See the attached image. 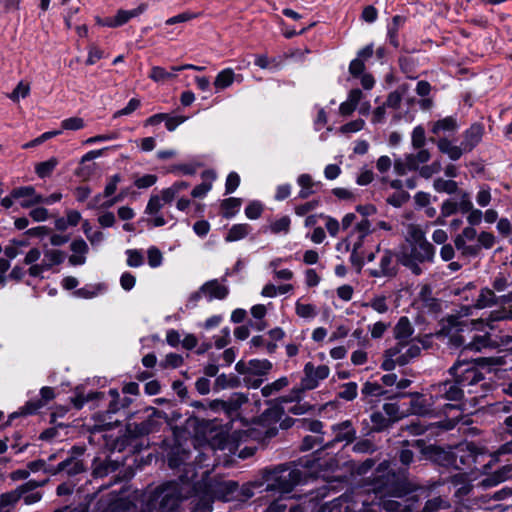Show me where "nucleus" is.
I'll list each match as a JSON object with an SVG mask.
<instances>
[{
  "instance_id": "49",
  "label": "nucleus",
  "mask_w": 512,
  "mask_h": 512,
  "mask_svg": "<svg viewBox=\"0 0 512 512\" xmlns=\"http://www.w3.org/2000/svg\"><path fill=\"white\" fill-rule=\"evenodd\" d=\"M450 506L449 502L442 497H435L433 499H429L423 509L422 512H435L440 509H446Z\"/></svg>"
},
{
  "instance_id": "6",
  "label": "nucleus",
  "mask_w": 512,
  "mask_h": 512,
  "mask_svg": "<svg viewBox=\"0 0 512 512\" xmlns=\"http://www.w3.org/2000/svg\"><path fill=\"white\" fill-rule=\"evenodd\" d=\"M421 348L414 341L397 342L384 352V360L381 368L385 371H392L396 366H404L411 360L418 357Z\"/></svg>"
},
{
  "instance_id": "56",
  "label": "nucleus",
  "mask_w": 512,
  "mask_h": 512,
  "mask_svg": "<svg viewBox=\"0 0 512 512\" xmlns=\"http://www.w3.org/2000/svg\"><path fill=\"white\" fill-rule=\"evenodd\" d=\"M189 187V184L185 181H179L172 184L170 187L165 188L166 200H174L175 197L182 191Z\"/></svg>"
},
{
  "instance_id": "12",
  "label": "nucleus",
  "mask_w": 512,
  "mask_h": 512,
  "mask_svg": "<svg viewBox=\"0 0 512 512\" xmlns=\"http://www.w3.org/2000/svg\"><path fill=\"white\" fill-rule=\"evenodd\" d=\"M431 400L446 399L450 401H458L463 397L462 387L454 380L444 381L430 386Z\"/></svg>"
},
{
  "instance_id": "15",
  "label": "nucleus",
  "mask_w": 512,
  "mask_h": 512,
  "mask_svg": "<svg viewBox=\"0 0 512 512\" xmlns=\"http://www.w3.org/2000/svg\"><path fill=\"white\" fill-rule=\"evenodd\" d=\"M398 397L407 396V393H401L397 395ZM408 396L412 398L410 402V408L407 411V415H426L430 412L431 406L433 405L435 400H431L428 402L424 399L423 395L420 393H409Z\"/></svg>"
},
{
  "instance_id": "59",
  "label": "nucleus",
  "mask_w": 512,
  "mask_h": 512,
  "mask_svg": "<svg viewBox=\"0 0 512 512\" xmlns=\"http://www.w3.org/2000/svg\"><path fill=\"white\" fill-rule=\"evenodd\" d=\"M425 141H426V137H425V131H424L423 127H421V126L415 127L412 132V139H411L412 146L415 149L423 148V146L425 145Z\"/></svg>"
},
{
  "instance_id": "40",
  "label": "nucleus",
  "mask_w": 512,
  "mask_h": 512,
  "mask_svg": "<svg viewBox=\"0 0 512 512\" xmlns=\"http://www.w3.org/2000/svg\"><path fill=\"white\" fill-rule=\"evenodd\" d=\"M318 512H353L345 499H335L323 505Z\"/></svg>"
},
{
  "instance_id": "21",
  "label": "nucleus",
  "mask_w": 512,
  "mask_h": 512,
  "mask_svg": "<svg viewBox=\"0 0 512 512\" xmlns=\"http://www.w3.org/2000/svg\"><path fill=\"white\" fill-rule=\"evenodd\" d=\"M297 184L300 187L298 197L300 199H307L314 193H316L317 189L321 186L320 182H316L313 180L312 176L309 174H301L297 178Z\"/></svg>"
},
{
  "instance_id": "4",
  "label": "nucleus",
  "mask_w": 512,
  "mask_h": 512,
  "mask_svg": "<svg viewBox=\"0 0 512 512\" xmlns=\"http://www.w3.org/2000/svg\"><path fill=\"white\" fill-rule=\"evenodd\" d=\"M505 361L503 357H479L473 362L458 361L449 370L456 382L463 388L471 386L483 379L482 373L476 366H501Z\"/></svg>"
},
{
  "instance_id": "20",
  "label": "nucleus",
  "mask_w": 512,
  "mask_h": 512,
  "mask_svg": "<svg viewBox=\"0 0 512 512\" xmlns=\"http://www.w3.org/2000/svg\"><path fill=\"white\" fill-rule=\"evenodd\" d=\"M483 130L481 124L475 123L465 131L462 141L463 150L465 152H470L481 141Z\"/></svg>"
},
{
  "instance_id": "32",
  "label": "nucleus",
  "mask_w": 512,
  "mask_h": 512,
  "mask_svg": "<svg viewBox=\"0 0 512 512\" xmlns=\"http://www.w3.org/2000/svg\"><path fill=\"white\" fill-rule=\"evenodd\" d=\"M146 8H147L146 4H140L137 8L132 9V10H124V9L118 10L115 17L117 19L119 27L126 24L132 18H135V17H138L139 15H141L146 10Z\"/></svg>"
},
{
  "instance_id": "27",
  "label": "nucleus",
  "mask_w": 512,
  "mask_h": 512,
  "mask_svg": "<svg viewBox=\"0 0 512 512\" xmlns=\"http://www.w3.org/2000/svg\"><path fill=\"white\" fill-rule=\"evenodd\" d=\"M510 478H512V465H505L484 479L482 484L484 486H493Z\"/></svg>"
},
{
  "instance_id": "7",
  "label": "nucleus",
  "mask_w": 512,
  "mask_h": 512,
  "mask_svg": "<svg viewBox=\"0 0 512 512\" xmlns=\"http://www.w3.org/2000/svg\"><path fill=\"white\" fill-rule=\"evenodd\" d=\"M376 252L379 254L377 264L368 269V274L373 278H393L398 271L397 262L394 260L395 254L389 249L380 250L378 246Z\"/></svg>"
},
{
  "instance_id": "5",
  "label": "nucleus",
  "mask_w": 512,
  "mask_h": 512,
  "mask_svg": "<svg viewBox=\"0 0 512 512\" xmlns=\"http://www.w3.org/2000/svg\"><path fill=\"white\" fill-rule=\"evenodd\" d=\"M263 478L267 483V491L289 493L304 479L302 471L296 466L279 465L270 470H265Z\"/></svg>"
},
{
  "instance_id": "62",
  "label": "nucleus",
  "mask_w": 512,
  "mask_h": 512,
  "mask_svg": "<svg viewBox=\"0 0 512 512\" xmlns=\"http://www.w3.org/2000/svg\"><path fill=\"white\" fill-rule=\"evenodd\" d=\"M297 426L303 428L304 430L311 431L314 433H321L322 428H323L322 422H320L318 420H306V419L298 421Z\"/></svg>"
},
{
  "instance_id": "16",
  "label": "nucleus",
  "mask_w": 512,
  "mask_h": 512,
  "mask_svg": "<svg viewBox=\"0 0 512 512\" xmlns=\"http://www.w3.org/2000/svg\"><path fill=\"white\" fill-rule=\"evenodd\" d=\"M72 254L68 258L71 266H80L86 263V255L89 251L87 243L82 238L74 239L70 244Z\"/></svg>"
},
{
  "instance_id": "51",
  "label": "nucleus",
  "mask_w": 512,
  "mask_h": 512,
  "mask_svg": "<svg viewBox=\"0 0 512 512\" xmlns=\"http://www.w3.org/2000/svg\"><path fill=\"white\" fill-rule=\"evenodd\" d=\"M404 23V18L402 16H394L392 19V24L388 28V37L390 43L395 47L398 46L397 34L400 26Z\"/></svg>"
},
{
  "instance_id": "10",
  "label": "nucleus",
  "mask_w": 512,
  "mask_h": 512,
  "mask_svg": "<svg viewBox=\"0 0 512 512\" xmlns=\"http://www.w3.org/2000/svg\"><path fill=\"white\" fill-rule=\"evenodd\" d=\"M330 369L326 365H320L315 367L311 362H308L304 366V377L300 383L299 390H293V393H299L305 390L315 389L320 380H324L329 376Z\"/></svg>"
},
{
  "instance_id": "33",
  "label": "nucleus",
  "mask_w": 512,
  "mask_h": 512,
  "mask_svg": "<svg viewBox=\"0 0 512 512\" xmlns=\"http://www.w3.org/2000/svg\"><path fill=\"white\" fill-rule=\"evenodd\" d=\"M177 77L174 71L168 72L161 66H153L151 68L149 78L159 84H164Z\"/></svg>"
},
{
  "instance_id": "57",
  "label": "nucleus",
  "mask_w": 512,
  "mask_h": 512,
  "mask_svg": "<svg viewBox=\"0 0 512 512\" xmlns=\"http://www.w3.org/2000/svg\"><path fill=\"white\" fill-rule=\"evenodd\" d=\"M183 358L181 355L176 353L167 354L165 359L161 361L160 366L166 368H178L182 365Z\"/></svg>"
},
{
  "instance_id": "13",
  "label": "nucleus",
  "mask_w": 512,
  "mask_h": 512,
  "mask_svg": "<svg viewBox=\"0 0 512 512\" xmlns=\"http://www.w3.org/2000/svg\"><path fill=\"white\" fill-rule=\"evenodd\" d=\"M159 501V512H166L179 507L181 500L180 491L176 483H168L164 485L157 495Z\"/></svg>"
},
{
  "instance_id": "9",
  "label": "nucleus",
  "mask_w": 512,
  "mask_h": 512,
  "mask_svg": "<svg viewBox=\"0 0 512 512\" xmlns=\"http://www.w3.org/2000/svg\"><path fill=\"white\" fill-rule=\"evenodd\" d=\"M243 436L244 434L238 431L232 433L221 431L211 438L209 447L214 452H224L225 456L232 455L236 453L239 442L242 441Z\"/></svg>"
},
{
  "instance_id": "60",
  "label": "nucleus",
  "mask_w": 512,
  "mask_h": 512,
  "mask_svg": "<svg viewBox=\"0 0 512 512\" xmlns=\"http://www.w3.org/2000/svg\"><path fill=\"white\" fill-rule=\"evenodd\" d=\"M357 396V384L349 382L343 385L342 390L339 392V397L347 401L355 399Z\"/></svg>"
},
{
  "instance_id": "23",
  "label": "nucleus",
  "mask_w": 512,
  "mask_h": 512,
  "mask_svg": "<svg viewBox=\"0 0 512 512\" xmlns=\"http://www.w3.org/2000/svg\"><path fill=\"white\" fill-rule=\"evenodd\" d=\"M63 471H65L69 476L77 475L84 471V465L81 460L75 457H70L60 462L52 473L57 474Z\"/></svg>"
},
{
  "instance_id": "31",
  "label": "nucleus",
  "mask_w": 512,
  "mask_h": 512,
  "mask_svg": "<svg viewBox=\"0 0 512 512\" xmlns=\"http://www.w3.org/2000/svg\"><path fill=\"white\" fill-rule=\"evenodd\" d=\"M408 91H409V85H407V84L400 85L395 91L391 92L388 95L386 102L384 103L385 106H387L389 108H393V109L399 108L402 98L407 94Z\"/></svg>"
},
{
  "instance_id": "64",
  "label": "nucleus",
  "mask_w": 512,
  "mask_h": 512,
  "mask_svg": "<svg viewBox=\"0 0 512 512\" xmlns=\"http://www.w3.org/2000/svg\"><path fill=\"white\" fill-rule=\"evenodd\" d=\"M121 181L120 174H115L108 178V182L104 188L103 196L111 197L117 190V186Z\"/></svg>"
},
{
  "instance_id": "36",
  "label": "nucleus",
  "mask_w": 512,
  "mask_h": 512,
  "mask_svg": "<svg viewBox=\"0 0 512 512\" xmlns=\"http://www.w3.org/2000/svg\"><path fill=\"white\" fill-rule=\"evenodd\" d=\"M241 206V199L239 198H227L222 201L221 208H222V215L225 218H231L233 217L239 210Z\"/></svg>"
},
{
  "instance_id": "58",
  "label": "nucleus",
  "mask_w": 512,
  "mask_h": 512,
  "mask_svg": "<svg viewBox=\"0 0 512 512\" xmlns=\"http://www.w3.org/2000/svg\"><path fill=\"white\" fill-rule=\"evenodd\" d=\"M319 205L320 201L318 199H313L303 204L296 205L294 208V212L297 216H304L307 213L315 210Z\"/></svg>"
},
{
  "instance_id": "29",
  "label": "nucleus",
  "mask_w": 512,
  "mask_h": 512,
  "mask_svg": "<svg viewBox=\"0 0 512 512\" xmlns=\"http://www.w3.org/2000/svg\"><path fill=\"white\" fill-rule=\"evenodd\" d=\"M248 397L243 393H234L225 403V413L229 416L235 414L243 404L247 403Z\"/></svg>"
},
{
  "instance_id": "19",
  "label": "nucleus",
  "mask_w": 512,
  "mask_h": 512,
  "mask_svg": "<svg viewBox=\"0 0 512 512\" xmlns=\"http://www.w3.org/2000/svg\"><path fill=\"white\" fill-rule=\"evenodd\" d=\"M43 255L44 257L41 262L47 270L61 265L66 258V253L63 250L48 247L46 244L43 245Z\"/></svg>"
},
{
  "instance_id": "26",
  "label": "nucleus",
  "mask_w": 512,
  "mask_h": 512,
  "mask_svg": "<svg viewBox=\"0 0 512 512\" xmlns=\"http://www.w3.org/2000/svg\"><path fill=\"white\" fill-rule=\"evenodd\" d=\"M173 200H166L165 189L160 194L151 195L145 208L147 215H157L165 204H170Z\"/></svg>"
},
{
  "instance_id": "1",
  "label": "nucleus",
  "mask_w": 512,
  "mask_h": 512,
  "mask_svg": "<svg viewBox=\"0 0 512 512\" xmlns=\"http://www.w3.org/2000/svg\"><path fill=\"white\" fill-rule=\"evenodd\" d=\"M406 243L407 246H403L398 254V260L413 274L420 275L423 272L421 265L434 261L435 248L417 224L408 225Z\"/></svg>"
},
{
  "instance_id": "25",
  "label": "nucleus",
  "mask_w": 512,
  "mask_h": 512,
  "mask_svg": "<svg viewBox=\"0 0 512 512\" xmlns=\"http://www.w3.org/2000/svg\"><path fill=\"white\" fill-rule=\"evenodd\" d=\"M335 438L333 442H352L355 438V430L350 421H344L340 424L333 426Z\"/></svg>"
},
{
  "instance_id": "24",
  "label": "nucleus",
  "mask_w": 512,
  "mask_h": 512,
  "mask_svg": "<svg viewBox=\"0 0 512 512\" xmlns=\"http://www.w3.org/2000/svg\"><path fill=\"white\" fill-rule=\"evenodd\" d=\"M437 147L441 153L446 154L453 161L460 159L463 152H465L462 144L460 146L454 145L447 138H440L437 141Z\"/></svg>"
},
{
  "instance_id": "45",
  "label": "nucleus",
  "mask_w": 512,
  "mask_h": 512,
  "mask_svg": "<svg viewBox=\"0 0 512 512\" xmlns=\"http://www.w3.org/2000/svg\"><path fill=\"white\" fill-rule=\"evenodd\" d=\"M289 509V512H304V509L301 506H289L282 500H276L272 502L264 512H286Z\"/></svg>"
},
{
  "instance_id": "54",
  "label": "nucleus",
  "mask_w": 512,
  "mask_h": 512,
  "mask_svg": "<svg viewBox=\"0 0 512 512\" xmlns=\"http://www.w3.org/2000/svg\"><path fill=\"white\" fill-rule=\"evenodd\" d=\"M127 265L132 268H137L143 265L144 258L140 250L128 249L126 250Z\"/></svg>"
},
{
  "instance_id": "42",
  "label": "nucleus",
  "mask_w": 512,
  "mask_h": 512,
  "mask_svg": "<svg viewBox=\"0 0 512 512\" xmlns=\"http://www.w3.org/2000/svg\"><path fill=\"white\" fill-rule=\"evenodd\" d=\"M498 302V299L495 296V293L493 290H490L488 288L482 289L477 302L475 304L476 308H485L488 306H491L493 304H496Z\"/></svg>"
},
{
  "instance_id": "47",
  "label": "nucleus",
  "mask_w": 512,
  "mask_h": 512,
  "mask_svg": "<svg viewBox=\"0 0 512 512\" xmlns=\"http://www.w3.org/2000/svg\"><path fill=\"white\" fill-rule=\"evenodd\" d=\"M291 220L288 216L274 220L270 223L269 229L273 234L288 233L290 230Z\"/></svg>"
},
{
  "instance_id": "37",
  "label": "nucleus",
  "mask_w": 512,
  "mask_h": 512,
  "mask_svg": "<svg viewBox=\"0 0 512 512\" xmlns=\"http://www.w3.org/2000/svg\"><path fill=\"white\" fill-rule=\"evenodd\" d=\"M433 188L439 193L453 194L458 190V184L454 180H446L441 177L433 182Z\"/></svg>"
},
{
  "instance_id": "48",
  "label": "nucleus",
  "mask_w": 512,
  "mask_h": 512,
  "mask_svg": "<svg viewBox=\"0 0 512 512\" xmlns=\"http://www.w3.org/2000/svg\"><path fill=\"white\" fill-rule=\"evenodd\" d=\"M295 312L299 317L305 319H311L317 315V309L315 305L301 303L299 301L296 302Z\"/></svg>"
},
{
  "instance_id": "35",
  "label": "nucleus",
  "mask_w": 512,
  "mask_h": 512,
  "mask_svg": "<svg viewBox=\"0 0 512 512\" xmlns=\"http://www.w3.org/2000/svg\"><path fill=\"white\" fill-rule=\"evenodd\" d=\"M498 343L493 342L490 339V336L488 334H485L483 336H476L474 339L469 342L464 349L465 350H472V351H481L483 348L487 347H497Z\"/></svg>"
},
{
  "instance_id": "18",
  "label": "nucleus",
  "mask_w": 512,
  "mask_h": 512,
  "mask_svg": "<svg viewBox=\"0 0 512 512\" xmlns=\"http://www.w3.org/2000/svg\"><path fill=\"white\" fill-rule=\"evenodd\" d=\"M161 412L157 410H153V414L149 416L146 420L141 423H134L129 426V429L132 433L137 436L147 435L151 432L157 430L159 423L156 420V417H160Z\"/></svg>"
},
{
  "instance_id": "34",
  "label": "nucleus",
  "mask_w": 512,
  "mask_h": 512,
  "mask_svg": "<svg viewBox=\"0 0 512 512\" xmlns=\"http://www.w3.org/2000/svg\"><path fill=\"white\" fill-rule=\"evenodd\" d=\"M430 157V152L427 149L422 148H420V150L415 154H407V160L410 166V170H419L420 164L428 162L430 160Z\"/></svg>"
},
{
  "instance_id": "30",
  "label": "nucleus",
  "mask_w": 512,
  "mask_h": 512,
  "mask_svg": "<svg viewBox=\"0 0 512 512\" xmlns=\"http://www.w3.org/2000/svg\"><path fill=\"white\" fill-rule=\"evenodd\" d=\"M235 79V73L233 69L226 68L220 71L214 80V86L217 90H223L231 86Z\"/></svg>"
},
{
  "instance_id": "8",
  "label": "nucleus",
  "mask_w": 512,
  "mask_h": 512,
  "mask_svg": "<svg viewBox=\"0 0 512 512\" xmlns=\"http://www.w3.org/2000/svg\"><path fill=\"white\" fill-rule=\"evenodd\" d=\"M46 481L38 482L35 480H29L24 484L18 486L16 489L5 492L7 496L14 498L12 505H15L20 499H23L26 505H32L39 502L42 498V493L37 489L43 486Z\"/></svg>"
},
{
  "instance_id": "14",
  "label": "nucleus",
  "mask_w": 512,
  "mask_h": 512,
  "mask_svg": "<svg viewBox=\"0 0 512 512\" xmlns=\"http://www.w3.org/2000/svg\"><path fill=\"white\" fill-rule=\"evenodd\" d=\"M106 148L98 149V150H92L86 153L82 158L80 159L79 166L75 170V175L79 177L83 181L90 180L93 175L96 173L98 169V165L96 163H88L98 157H101L104 153Z\"/></svg>"
},
{
  "instance_id": "46",
  "label": "nucleus",
  "mask_w": 512,
  "mask_h": 512,
  "mask_svg": "<svg viewBox=\"0 0 512 512\" xmlns=\"http://www.w3.org/2000/svg\"><path fill=\"white\" fill-rule=\"evenodd\" d=\"M30 94V84L25 81H20L14 90L8 95L9 99L13 102H18L20 99L26 98Z\"/></svg>"
},
{
  "instance_id": "61",
  "label": "nucleus",
  "mask_w": 512,
  "mask_h": 512,
  "mask_svg": "<svg viewBox=\"0 0 512 512\" xmlns=\"http://www.w3.org/2000/svg\"><path fill=\"white\" fill-rule=\"evenodd\" d=\"M364 306H370L380 314L386 313L388 311L386 297L384 296L375 297L369 303H365Z\"/></svg>"
},
{
  "instance_id": "17",
  "label": "nucleus",
  "mask_w": 512,
  "mask_h": 512,
  "mask_svg": "<svg viewBox=\"0 0 512 512\" xmlns=\"http://www.w3.org/2000/svg\"><path fill=\"white\" fill-rule=\"evenodd\" d=\"M228 288L218 282V280H211L206 282L200 288V291L195 294L196 298L200 297V294L203 293L208 297L209 300L212 299H224L228 295Z\"/></svg>"
},
{
  "instance_id": "38",
  "label": "nucleus",
  "mask_w": 512,
  "mask_h": 512,
  "mask_svg": "<svg viewBox=\"0 0 512 512\" xmlns=\"http://www.w3.org/2000/svg\"><path fill=\"white\" fill-rule=\"evenodd\" d=\"M272 369V363L269 360L253 359L248 362V370L256 375H265Z\"/></svg>"
},
{
  "instance_id": "22",
  "label": "nucleus",
  "mask_w": 512,
  "mask_h": 512,
  "mask_svg": "<svg viewBox=\"0 0 512 512\" xmlns=\"http://www.w3.org/2000/svg\"><path fill=\"white\" fill-rule=\"evenodd\" d=\"M413 332L414 328L405 316L401 317L393 328V335L397 342H409L408 339L412 336Z\"/></svg>"
},
{
  "instance_id": "63",
  "label": "nucleus",
  "mask_w": 512,
  "mask_h": 512,
  "mask_svg": "<svg viewBox=\"0 0 512 512\" xmlns=\"http://www.w3.org/2000/svg\"><path fill=\"white\" fill-rule=\"evenodd\" d=\"M442 169L441 163L439 161H434L430 165H425L419 169V174L423 178H430L432 175L440 172Z\"/></svg>"
},
{
  "instance_id": "28",
  "label": "nucleus",
  "mask_w": 512,
  "mask_h": 512,
  "mask_svg": "<svg viewBox=\"0 0 512 512\" xmlns=\"http://www.w3.org/2000/svg\"><path fill=\"white\" fill-rule=\"evenodd\" d=\"M252 231V228L249 224L241 223V224H234L228 231L225 240L227 242H235L244 239L247 237L250 232Z\"/></svg>"
},
{
  "instance_id": "44",
  "label": "nucleus",
  "mask_w": 512,
  "mask_h": 512,
  "mask_svg": "<svg viewBox=\"0 0 512 512\" xmlns=\"http://www.w3.org/2000/svg\"><path fill=\"white\" fill-rule=\"evenodd\" d=\"M457 128L456 120L452 117H446L444 119L438 120L433 124L432 132L434 134H438L440 132H448L453 131Z\"/></svg>"
},
{
  "instance_id": "3",
  "label": "nucleus",
  "mask_w": 512,
  "mask_h": 512,
  "mask_svg": "<svg viewBox=\"0 0 512 512\" xmlns=\"http://www.w3.org/2000/svg\"><path fill=\"white\" fill-rule=\"evenodd\" d=\"M425 453L435 461H443L444 464H453L456 468L461 469L459 464L466 468H472L477 462L478 458L483 455L480 447L474 443H467L457 447L453 453L446 452L440 447L429 446L426 448Z\"/></svg>"
},
{
  "instance_id": "52",
  "label": "nucleus",
  "mask_w": 512,
  "mask_h": 512,
  "mask_svg": "<svg viewBox=\"0 0 512 512\" xmlns=\"http://www.w3.org/2000/svg\"><path fill=\"white\" fill-rule=\"evenodd\" d=\"M383 410L387 416H389L390 423L398 421L407 415V412H401L399 406L396 403H386L383 405Z\"/></svg>"
},
{
  "instance_id": "39",
  "label": "nucleus",
  "mask_w": 512,
  "mask_h": 512,
  "mask_svg": "<svg viewBox=\"0 0 512 512\" xmlns=\"http://www.w3.org/2000/svg\"><path fill=\"white\" fill-rule=\"evenodd\" d=\"M255 65L261 69H280L282 61L279 58H269L265 54H260L255 57Z\"/></svg>"
},
{
  "instance_id": "53",
  "label": "nucleus",
  "mask_w": 512,
  "mask_h": 512,
  "mask_svg": "<svg viewBox=\"0 0 512 512\" xmlns=\"http://www.w3.org/2000/svg\"><path fill=\"white\" fill-rule=\"evenodd\" d=\"M455 247L461 251V254L463 256H472L475 257L480 253V245H467V243H464V241L458 239L454 240Z\"/></svg>"
},
{
  "instance_id": "2",
  "label": "nucleus",
  "mask_w": 512,
  "mask_h": 512,
  "mask_svg": "<svg viewBox=\"0 0 512 512\" xmlns=\"http://www.w3.org/2000/svg\"><path fill=\"white\" fill-rule=\"evenodd\" d=\"M370 490L379 498V501H373L365 512H378L380 507L387 512L399 511L401 504L398 501L386 499L387 496L400 497L403 493L397 475L390 470L389 462L384 461L378 466Z\"/></svg>"
},
{
  "instance_id": "11",
  "label": "nucleus",
  "mask_w": 512,
  "mask_h": 512,
  "mask_svg": "<svg viewBox=\"0 0 512 512\" xmlns=\"http://www.w3.org/2000/svg\"><path fill=\"white\" fill-rule=\"evenodd\" d=\"M12 196L16 199L21 196H29L31 198L29 201H20L22 208H30L40 203L52 204L62 199V194L58 192L53 193L48 197H43L40 194H37L35 188L32 186L15 188L12 190Z\"/></svg>"
},
{
  "instance_id": "50",
  "label": "nucleus",
  "mask_w": 512,
  "mask_h": 512,
  "mask_svg": "<svg viewBox=\"0 0 512 512\" xmlns=\"http://www.w3.org/2000/svg\"><path fill=\"white\" fill-rule=\"evenodd\" d=\"M57 164L58 161L56 158H50L49 160L41 162L36 166V173L40 178H45L53 172Z\"/></svg>"
},
{
  "instance_id": "41",
  "label": "nucleus",
  "mask_w": 512,
  "mask_h": 512,
  "mask_svg": "<svg viewBox=\"0 0 512 512\" xmlns=\"http://www.w3.org/2000/svg\"><path fill=\"white\" fill-rule=\"evenodd\" d=\"M288 384H289L288 378L281 377V378L277 379L276 381L265 385L261 389V393L264 397H269V396L275 394L276 392L282 390L286 386H288Z\"/></svg>"
},
{
  "instance_id": "43",
  "label": "nucleus",
  "mask_w": 512,
  "mask_h": 512,
  "mask_svg": "<svg viewBox=\"0 0 512 512\" xmlns=\"http://www.w3.org/2000/svg\"><path fill=\"white\" fill-rule=\"evenodd\" d=\"M44 406L45 405L41 402L40 399H32L28 401L23 407H21L18 412L11 414L10 418H14L19 415L34 414Z\"/></svg>"
},
{
  "instance_id": "55",
  "label": "nucleus",
  "mask_w": 512,
  "mask_h": 512,
  "mask_svg": "<svg viewBox=\"0 0 512 512\" xmlns=\"http://www.w3.org/2000/svg\"><path fill=\"white\" fill-rule=\"evenodd\" d=\"M148 264L152 268L159 267L163 262L162 252L155 246H151L147 250Z\"/></svg>"
}]
</instances>
